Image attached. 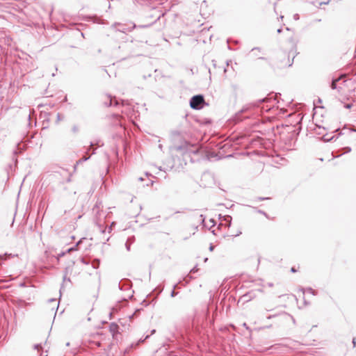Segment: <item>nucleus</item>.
Wrapping results in <instances>:
<instances>
[{"instance_id": "2f4dec72", "label": "nucleus", "mask_w": 356, "mask_h": 356, "mask_svg": "<svg viewBox=\"0 0 356 356\" xmlns=\"http://www.w3.org/2000/svg\"><path fill=\"white\" fill-rule=\"evenodd\" d=\"M143 341H145V339H143V340H140L138 343L143 342Z\"/></svg>"}, {"instance_id": "f3484780", "label": "nucleus", "mask_w": 356, "mask_h": 356, "mask_svg": "<svg viewBox=\"0 0 356 356\" xmlns=\"http://www.w3.org/2000/svg\"><path fill=\"white\" fill-rule=\"evenodd\" d=\"M115 225V222H112V224L111 225V226L108 228V232H111V230H112V227H113V225Z\"/></svg>"}, {"instance_id": "f03ea898", "label": "nucleus", "mask_w": 356, "mask_h": 356, "mask_svg": "<svg viewBox=\"0 0 356 356\" xmlns=\"http://www.w3.org/2000/svg\"><path fill=\"white\" fill-rule=\"evenodd\" d=\"M172 149L177 152H183L184 153L188 152L195 154H197L199 152L198 147L194 146L188 143H185L182 145L175 146L172 147Z\"/></svg>"}, {"instance_id": "b1692460", "label": "nucleus", "mask_w": 356, "mask_h": 356, "mask_svg": "<svg viewBox=\"0 0 356 356\" xmlns=\"http://www.w3.org/2000/svg\"><path fill=\"white\" fill-rule=\"evenodd\" d=\"M282 29L280 28V29H278L277 30V32L278 33H280L282 32Z\"/></svg>"}, {"instance_id": "5701e85b", "label": "nucleus", "mask_w": 356, "mask_h": 356, "mask_svg": "<svg viewBox=\"0 0 356 356\" xmlns=\"http://www.w3.org/2000/svg\"><path fill=\"white\" fill-rule=\"evenodd\" d=\"M66 252H67V251H66V252H61V253L58 254V257H63V256H64V255L65 254V253H66Z\"/></svg>"}, {"instance_id": "4be33fe9", "label": "nucleus", "mask_w": 356, "mask_h": 356, "mask_svg": "<svg viewBox=\"0 0 356 356\" xmlns=\"http://www.w3.org/2000/svg\"><path fill=\"white\" fill-rule=\"evenodd\" d=\"M177 295V293L173 290L171 292V297H175Z\"/></svg>"}, {"instance_id": "20e7f679", "label": "nucleus", "mask_w": 356, "mask_h": 356, "mask_svg": "<svg viewBox=\"0 0 356 356\" xmlns=\"http://www.w3.org/2000/svg\"><path fill=\"white\" fill-rule=\"evenodd\" d=\"M82 242V239H80L77 243L76 244L72 247V248H70L67 250V252H71L72 251H74V250H77V246L81 244V243Z\"/></svg>"}, {"instance_id": "a211bd4d", "label": "nucleus", "mask_w": 356, "mask_h": 356, "mask_svg": "<svg viewBox=\"0 0 356 356\" xmlns=\"http://www.w3.org/2000/svg\"><path fill=\"white\" fill-rule=\"evenodd\" d=\"M81 261L83 264H86V265H88V264H89V262H88V261H87L84 258H82V259H81Z\"/></svg>"}, {"instance_id": "9d476101", "label": "nucleus", "mask_w": 356, "mask_h": 356, "mask_svg": "<svg viewBox=\"0 0 356 356\" xmlns=\"http://www.w3.org/2000/svg\"><path fill=\"white\" fill-rule=\"evenodd\" d=\"M132 243H133V241L131 240V238L127 239V241L125 243V245H126V248L128 251L130 250V246Z\"/></svg>"}, {"instance_id": "aec40b11", "label": "nucleus", "mask_w": 356, "mask_h": 356, "mask_svg": "<svg viewBox=\"0 0 356 356\" xmlns=\"http://www.w3.org/2000/svg\"><path fill=\"white\" fill-rule=\"evenodd\" d=\"M353 104H346L344 105V107L346 108H350L352 107Z\"/></svg>"}, {"instance_id": "7c9ffc66", "label": "nucleus", "mask_w": 356, "mask_h": 356, "mask_svg": "<svg viewBox=\"0 0 356 356\" xmlns=\"http://www.w3.org/2000/svg\"><path fill=\"white\" fill-rule=\"evenodd\" d=\"M265 101H266L265 99H263L260 100V102H264Z\"/></svg>"}, {"instance_id": "c85d7f7f", "label": "nucleus", "mask_w": 356, "mask_h": 356, "mask_svg": "<svg viewBox=\"0 0 356 356\" xmlns=\"http://www.w3.org/2000/svg\"><path fill=\"white\" fill-rule=\"evenodd\" d=\"M195 270H196V268H193V269L191 270V272L195 273Z\"/></svg>"}, {"instance_id": "72a5a7b5", "label": "nucleus", "mask_w": 356, "mask_h": 356, "mask_svg": "<svg viewBox=\"0 0 356 356\" xmlns=\"http://www.w3.org/2000/svg\"><path fill=\"white\" fill-rule=\"evenodd\" d=\"M139 180H140V181H143V179L142 177H140V178H139Z\"/></svg>"}, {"instance_id": "f704fd0d", "label": "nucleus", "mask_w": 356, "mask_h": 356, "mask_svg": "<svg viewBox=\"0 0 356 356\" xmlns=\"http://www.w3.org/2000/svg\"><path fill=\"white\" fill-rule=\"evenodd\" d=\"M149 337V335H147L145 337V339H147Z\"/></svg>"}, {"instance_id": "473e14b6", "label": "nucleus", "mask_w": 356, "mask_h": 356, "mask_svg": "<svg viewBox=\"0 0 356 356\" xmlns=\"http://www.w3.org/2000/svg\"><path fill=\"white\" fill-rule=\"evenodd\" d=\"M143 341H145V339H143V340H140L138 343L143 342Z\"/></svg>"}, {"instance_id": "dca6fc26", "label": "nucleus", "mask_w": 356, "mask_h": 356, "mask_svg": "<svg viewBox=\"0 0 356 356\" xmlns=\"http://www.w3.org/2000/svg\"><path fill=\"white\" fill-rule=\"evenodd\" d=\"M306 291L308 293H312V295H316L314 290H313L312 288H308L306 289Z\"/></svg>"}, {"instance_id": "6ab92c4d", "label": "nucleus", "mask_w": 356, "mask_h": 356, "mask_svg": "<svg viewBox=\"0 0 356 356\" xmlns=\"http://www.w3.org/2000/svg\"><path fill=\"white\" fill-rule=\"evenodd\" d=\"M42 348V346L40 344H36L34 346V348L36 349V350H39L40 348Z\"/></svg>"}, {"instance_id": "bb28decb", "label": "nucleus", "mask_w": 356, "mask_h": 356, "mask_svg": "<svg viewBox=\"0 0 356 356\" xmlns=\"http://www.w3.org/2000/svg\"><path fill=\"white\" fill-rule=\"evenodd\" d=\"M209 249H210V250H211H211H213V246H212V245H211V246H210Z\"/></svg>"}, {"instance_id": "393cba45", "label": "nucleus", "mask_w": 356, "mask_h": 356, "mask_svg": "<svg viewBox=\"0 0 356 356\" xmlns=\"http://www.w3.org/2000/svg\"><path fill=\"white\" fill-rule=\"evenodd\" d=\"M200 217L201 220H202V222H204V218H203V216L200 215Z\"/></svg>"}, {"instance_id": "ddd939ff", "label": "nucleus", "mask_w": 356, "mask_h": 356, "mask_svg": "<svg viewBox=\"0 0 356 356\" xmlns=\"http://www.w3.org/2000/svg\"><path fill=\"white\" fill-rule=\"evenodd\" d=\"M252 107V106L250 105H247V106H245L242 109H241V112L242 113H245V112H247L248 111H249L250 109V108Z\"/></svg>"}, {"instance_id": "4468645a", "label": "nucleus", "mask_w": 356, "mask_h": 356, "mask_svg": "<svg viewBox=\"0 0 356 356\" xmlns=\"http://www.w3.org/2000/svg\"><path fill=\"white\" fill-rule=\"evenodd\" d=\"M343 152L341 153L340 155L344 154V153H348L351 151V148L349 147H346L344 148H343Z\"/></svg>"}, {"instance_id": "412c9836", "label": "nucleus", "mask_w": 356, "mask_h": 356, "mask_svg": "<svg viewBox=\"0 0 356 356\" xmlns=\"http://www.w3.org/2000/svg\"><path fill=\"white\" fill-rule=\"evenodd\" d=\"M293 19H294L295 20H298V19H299V15H298V14H295V15H293Z\"/></svg>"}, {"instance_id": "f8f14e48", "label": "nucleus", "mask_w": 356, "mask_h": 356, "mask_svg": "<svg viewBox=\"0 0 356 356\" xmlns=\"http://www.w3.org/2000/svg\"><path fill=\"white\" fill-rule=\"evenodd\" d=\"M339 81V79H334L332 81V83H331V88L334 90L337 88V82Z\"/></svg>"}, {"instance_id": "39448f33", "label": "nucleus", "mask_w": 356, "mask_h": 356, "mask_svg": "<svg viewBox=\"0 0 356 356\" xmlns=\"http://www.w3.org/2000/svg\"><path fill=\"white\" fill-rule=\"evenodd\" d=\"M89 158H90V156H88V157L87 156H83L78 161H76V165L74 167V170H76L77 165H79V164H80V163H83L84 161H86L87 160L89 159Z\"/></svg>"}, {"instance_id": "6e6552de", "label": "nucleus", "mask_w": 356, "mask_h": 356, "mask_svg": "<svg viewBox=\"0 0 356 356\" xmlns=\"http://www.w3.org/2000/svg\"><path fill=\"white\" fill-rule=\"evenodd\" d=\"M108 99H109V104H108V106H113V102H114V105H115V106H117L118 104V101L115 99H113L110 96L108 97Z\"/></svg>"}, {"instance_id": "7ed1b4c3", "label": "nucleus", "mask_w": 356, "mask_h": 356, "mask_svg": "<svg viewBox=\"0 0 356 356\" xmlns=\"http://www.w3.org/2000/svg\"><path fill=\"white\" fill-rule=\"evenodd\" d=\"M204 103V99L201 95H195L190 100V106L193 109L202 108Z\"/></svg>"}, {"instance_id": "f257e3e1", "label": "nucleus", "mask_w": 356, "mask_h": 356, "mask_svg": "<svg viewBox=\"0 0 356 356\" xmlns=\"http://www.w3.org/2000/svg\"><path fill=\"white\" fill-rule=\"evenodd\" d=\"M117 26H119V28L117 29V31L122 32V33H127L129 31H131L134 29L136 27L140 28H147L149 27V25H142L137 26L134 22H129L128 24H120V23H115L112 25L113 28H115Z\"/></svg>"}, {"instance_id": "a878e982", "label": "nucleus", "mask_w": 356, "mask_h": 356, "mask_svg": "<svg viewBox=\"0 0 356 356\" xmlns=\"http://www.w3.org/2000/svg\"><path fill=\"white\" fill-rule=\"evenodd\" d=\"M353 343L354 346H356V342H355V339H353Z\"/></svg>"}, {"instance_id": "0eeeda50", "label": "nucleus", "mask_w": 356, "mask_h": 356, "mask_svg": "<svg viewBox=\"0 0 356 356\" xmlns=\"http://www.w3.org/2000/svg\"><path fill=\"white\" fill-rule=\"evenodd\" d=\"M99 263H100V261H99V259H94V260L92 261V268H95V269L98 268H99Z\"/></svg>"}, {"instance_id": "2eb2a0df", "label": "nucleus", "mask_w": 356, "mask_h": 356, "mask_svg": "<svg viewBox=\"0 0 356 356\" xmlns=\"http://www.w3.org/2000/svg\"><path fill=\"white\" fill-rule=\"evenodd\" d=\"M72 131L74 134L77 133L79 131V127L77 125H74L72 128Z\"/></svg>"}, {"instance_id": "c756f323", "label": "nucleus", "mask_w": 356, "mask_h": 356, "mask_svg": "<svg viewBox=\"0 0 356 356\" xmlns=\"http://www.w3.org/2000/svg\"><path fill=\"white\" fill-rule=\"evenodd\" d=\"M291 271H292V272H296V270L294 269V268H291Z\"/></svg>"}, {"instance_id": "cd10ccee", "label": "nucleus", "mask_w": 356, "mask_h": 356, "mask_svg": "<svg viewBox=\"0 0 356 356\" xmlns=\"http://www.w3.org/2000/svg\"><path fill=\"white\" fill-rule=\"evenodd\" d=\"M155 332V330H152L151 334H153Z\"/></svg>"}, {"instance_id": "423d86ee", "label": "nucleus", "mask_w": 356, "mask_h": 356, "mask_svg": "<svg viewBox=\"0 0 356 356\" xmlns=\"http://www.w3.org/2000/svg\"><path fill=\"white\" fill-rule=\"evenodd\" d=\"M324 131H325V129L323 127H321L320 126H316V132L317 134L323 135Z\"/></svg>"}, {"instance_id": "1a4fd4ad", "label": "nucleus", "mask_w": 356, "mask_h": 356, "mask_svg": "<svg viewBox=\"0 0 356 356\" xmlns=\"http://www.w3.org/2000/svg\"><path fill=\"white\" fill-rule=\"evenodd\" d=\"M260 49L259 48H253L250 53L252 55H253L254 56H258V54H257V52H260Z\"/></svg>"}, {"instance_id": "9b49d317", "label": "nucleus", "mask_w": 356, "mask_h": 356, "mask_svg": "<svg viewBox=\"0 0 356 356\" xmlns=\"http://www.w3.org/2000/svg\"><path fill=\"white\" fill-rule=\"evenodd\" d=\"M118 328V325L115 323H112L110 326V330L113 332H115V331H117Z\"/></svg>"}, {"instance_id": "c9c22d12", "label": "nucleus", "mask_w": 356, "mask_h": 356, "mask_svg": "<svg viewBox=\"0 0 356 356\" xmlns=\"http://www.w3.org/2000/svg\"><path fill=\"white\" fill-rule=\"evenodd\" d=\"M159 148H160V149H161V148H162V145H159Z\"/></svg>"}]
</instances>
